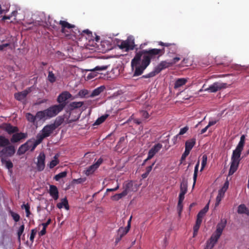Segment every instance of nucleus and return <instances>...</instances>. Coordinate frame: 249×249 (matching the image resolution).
<instances>
[{
    "label": "nucleus",
    "mask_w": 249,
    "mask_h": 249,
    "mask_svg": "<svg viewBox=\"0 0 249 249\" xmlns=\"http://www.w3.org/2000/svg\"><path fill=\"white\" fill-rule=\"evenodd\" d=\"M158 44L162 46L166 47L167 48L169 47L173 48V53L177 52V47L176 44L175 43H164L162 41H159Z\"/></svg>",
    "instance_id": "nucleus-23"
},
{
    "label": "nucleus",
    "mask_w": 249,
    "mask_h": 249,
    "mask_svg": "<svg viewBox=\"0 0 249 249\" xmlns=\"http://www.w3.org/2000/svg\"><path fill=\"white\" fill-rule=\"evenodd\" d=\"M245 143V135H242L240 141L233 151L231 158V163L229 172V175H232L237 170L239 162L241 160V155L243 150Z\"/></svg>",
    "instance_id": "nucleus-3"
},
{
    "label": "nucleus",
    "mask_w": 249,
    "mask_h": 249,
    "mask_svg": "<svg viewBox=\"0 0 249 249\" xmlns=\"http://www.w3.org/2000/svg\"><path fill=\"white\" fill-rule=\"evenodd\" d=\"M45 155L44 153H40L37 157V162L36 163L37 169L38 171H42L45 168Z\"/></svg>",
    "instance_id": "nucleus-16"
},
{
    "label": "nucleus",
    "mask_w": 249,
    "mask_h": 249,
    "mask_svg": "<svg viewBox=\"0 0 249 249\" xmlns=\"http://www.w3.org/2000/svg\"><path fill=\"white\" fill-rule=\"evenodd\" d=\"M233 69L237 71L241 72L243 71H247L248 69V67L245 66L236 65L233 67Z\"/></svg>",
    "instance_id": "nucleus-37"
},
{
    "label": "nucleus",
    "mask_w": 249,
    "mask_h": 249,
    "mask_svg": "<svg viewBox=\"0 0 249 249\" xmlns=\"http://www.w3.org/2000/svg\"><path fill=\"white\" fill-rule=\"evenodd\" d=\"M48 109H46L43 111H39L36 112L35 116L31 113H27L25 117L28 121L33 123L34 124H37V121L42 119L46 120L53 118L51 114L48 112Z\"/></svg>",
    "instance_id": "nucleus-6"
},
{
    "label": "nucleus",
    "mask_w": 249,
    "mask_h": 249,
    "mask_svg": "<svg viewBox=\"0 0 249 249\" xmlns=\"http://www.w3.org/2000/svg\"><path fill=\"white\" fill-rule=\"evenodd\" d=\"M108 116V115L106 114L98 118L94 124V125H99L103 123Z\"/></svg>",
    "instance_id": "nucleus-32"
},
{
    "label": "nucleus",
    "mask_w": 249,
    "mask_h": 249,
    "mask_svg": "<svg viewBox=\"0 0 249 249\" xmlns=\"http://www.w3.org/2000/svg\"><path fill=\"white\" fill-rule=\"evenodd\" d=\"M103 159L102 158L99 159L93 165H95V168L97 169L99 167V166L102 164L103 162Z\"/></svg>",
    "instance_id": "nucleus-52"
},
{
    "label": "nucleus",
    "mask_w": 249,
    "mask_h": 249,
    "mask_svg": "<svg viewBox=\"0 0 249 249\" xmlns=\"http://www.w3.org/2000/svg\"><path fill=\"white\" fill-rule=\"evenodd\" d=\"M49 194L54 200H57L59 197L58 191L55 185H51L50 186Z\"/></svg>",
    "instance_id": "nucleus-20"
},
{
    "label": "nucleus",
    "mask_w": 249,
    "mask_h": 249,
    "mask_svg": "<svg viewBox=\"0 0 249 249\" xmlns=\"http://www.w3.org/2000/svg\"><path fill=\"white\" fill-rule=\"evenodd\" d=\"M64 121V118L62 117H58L56 118L54 123L53 124L56 126V128L60 125Z\"/></svg>",
    "instance_id": "nucleus-41"
},
{
    "label": "nucleus",
    "mask_w": 249,
    "mask_h": 249,
    "mask_svg": "<svg viewBox=\"0 0 249 249\" xmlns=\"http://www.w3.org/2000/svg\"><path fill=\"white\" fill-rule=\"evenodd\" d=\"M162 148V144L158 143L153 146L149 151L148 159H151Z\"/></svg>",
    "instance_id": "nucleus-18"
},
{
    "label": "nucleus",
    "mask_w": 249,
    "mask_h": 249,
    "mask_svg": "<svg viewBox=\"0 0 249 249\" xmlns=\"http://www.w3.org/2000/svg\"><path fill=\"white\" fill-rule=\"evenodd\" d=\"M9 45V44H8V43L3 44L0 45V51L3 50L4 48L8 46Z\"/></svg>",
    "instance_id": "nucleus-61"
},
{
    "label": "nucleus",
    "mask_w": 249,
    "mask_h": 249,
    "mask_svg": "<svg viewBox=\"0 0 249 249\" xmlns=\"http://www.w3.org/2000/svg\"><path fill=\"white\" fill-rule=\"evenodd\" d=\"M96 169L97 168H95V165L92 164L85 170L84 173L87 176H89L93 174Z\"/></svg>",
    "instance_id": "nucleus-31"
},
{
    "label": "nucleus",
    "mask_w": 249,
    "mask_h": 249,
    "mask_svg": "<svg viewBox=\"0 0 249 249\" xmlns=\"http://www.w3.org/2000/svg\"><path fill=\"white\" fill-rule=\"evenodd\" d=\"M189 151L188 150L185 149V151L183 153V154L181 156V159H180V162L182 163L183 161L187 157V156L190 153Z\"/></svg>",
    "instance_id": "nucleus-48"
},
{
    "label": "nucleus",
    "mask_w": 249,
    "mask_h": 249,
    "mask_svg": "<svg viewBox=\"0 0 249 249\" xmlns=\"http://www.w3.org/2000/svg\"><path fill=\"white\" fill-rule=\"evenodd\" d=\"M107 69V66H96L94 69L91 70H87V71H90V72L88 75L87 78L88 79H91L94 78L97 76V73H98L97 71H105Z\"/></svg>",
    "instance_id": "nucleus-15"
},
{
    "label": "nucleus",
    "mask_w": 249,
    "mask_h": 249,
    "mask_svg": "<svg viewBox=\"0 0 249 249\" xmlns=\"http://www.w3.org/2000/svg\"><path fill=\"white\" fill-rule=\"evenodd\" d=\"M142 117L144 119H147L149 117L148 113L146 111H142L141 112Z\"/></svg>",
    "instance_id": "nucleus-54"
},
{
    "label": "nucleus",
    "mask_w": 249,
    "mask_h": 249,
    "mask_svg": "<svg viewBox=\"0 0 249 249\" xmlns=\"http://www.w3.org/2000/svg\"><path fill=\"white\" fill-rule=\"evenodd\" d=\"M104 86H100L95 89H94L92 93H91L90 96L91 97H93L94 96H97L99 95L105 89Z\"/></svg>",
    "instance_id": "nucleus-26"
},
{
    "label": "nucleus",
    "mask_w": 249,
    "mask_h": 249,
    "mask_svg": "<svg viewBox=\"0 0 249 249\" xmlns=\"http://www.w3.org/2000/svg\"><path fill=\"white\" fill-rule=\"evenodd\" d=\"M55 128L56 126L53 124L45 125L42 129L41 133L36 136V140L34 142L32 149H35L44 138L49 137Z\"/></svg>",
    "instance_id": "nucleus-7"
},
{
    "label": "nucleus",
    "mask_w": 249,
    "mask_h": 249,
    "mask_svg": "<svg viewBox=\"0 0 249 249\" xmlns=\"http://www.w3.org/2000/svg\"><path fill=\"white\" fill-rule=\"evenodd\" d=\"M21 208L22 209H24L25 210L26 216L27 218H30V215L32 214V213L30 212V206L29 203H27V204H23L21 205Z\"/></svg>",
    "instance_id": "nucleus-28"
},
{
    "label": "nucleus",
    "mask_w": 249,
    "mask_h": 249,
    "mask_svg": "<svg viewBox=\"0 0 249 249\" xmlns=\"http://www.w3.org/2000/svg\"><path fill=\"white\" fill-rule=\"evenodd\" d=\"M186 194L185 192H183V191H180L179 196H178V200L179 201H183L184 199V195Z\"/></svg>",
    "instance_id": "nucleus-53"
},
{
    "label": "nucleus",
    "mask_w": 249,
    "mask_h": 249,
    "mask_svg": "<svg viewBox=\"0 0 249 249\" xmlns=\"http://www.w3.org/2000/svg\"><path fill=\"white\" fill-rule=\"evenodd\" d=\"M25 226L24 224H22L21 225L19 228H18L17 232V235H18V242H20V239H21V236L22 234L23 233L24 231Z\"/></svg>",
    "instance_id": "nucleus-33"
},
{
    "label": "nucleus",
    "mask_w": 249,
    "mask_h": 249,
    "mask_svg": "<svg viewBox=\"0 0 249 249\" xmlns=\"http://www.w3.org/2000/svg\"><path fill=\"white\" fill-rule=\"evenodd\" d=\"M120 49L124 50L125 52L135 49L136 53L134 57L132 59L131 65L134 70L133 76L141 75L144 70L149 65L152 59L159 58L165 53V48L149 49L138 51L139 48H135L134 37L129 36L125 40H121L118 42Z\"/></svg>",
    "instance_id": "nucleus-1"
},
{
    "label": "nucleus",
    "mask_w": 249,
    "mask_h": 249,
    "mask_svg": "<svg viewBox=\"0 0 249 249\" xmlns=\"http://www.w3.org/2000/svg\"><path fill=\"white\" fill-rule=\"evenodd\" d=\"M182 202L183 201H179V200H178V203L177 209H178V214L179 216L181 215V213L182 209H183Z\"/></svg>",
    "instance_id": "nucleus-46"
},
{
    "label": "nucleus",
    "mask_w": 249,
    "mask_h": 249,
    "mask_svg": "<svg viewBox=\"0 0 249 249\" xmlns=\"http://www.w3.org/2000/svg\"><path fill=\"white\" fill-rule=\"evenodd\" d=\"M216 121L212 120V121H210L209 122L208 124L205 128H203V133H205L211 126H212V125L215 124H216Z\"/></svg>",
    "instance_id": "nucleus-49"
},
{
    "label": "nucleus",
    "mask_w": 249,
    "mask_h": 249,
    "mask_svg": "<svg viewBox=\"0 0 249 249\" xmlns=\"http://www.w3.org/2000/svg\"><path fill=\"white\" fill-rule=\"evenodd\" d=\"M48 79L50 82L53 83L56 81V77L53 71H49Z\"/></svg>",
    "instance_id": "nucleus-39"
},
{
    "label": "nucleus",
    "mask_w": 249,
    "mask_h": 249,
    "mask_svg": "<svg viewBox=\"0 0 249 249\" xmlns=\"http://www.w3.org/2000/svg\"><path fill=\"white\" fill-rule=\"evenodd\" d=\"M180 191L187 193V183L183 181L180 184Z\"/></svg>",
    "instance_id": "nucleus-47"
},
{
    "label": "nucleus",
    "mask_w": 249,
    "mask_h": 249,
    "mask_svg": "<svg viewBox=\"0 0 249 249\" xmlns=\"http://www.w3.org/2000/svg\"><path fill=\"white\" fill-rule=\"evenodd\" d=\"M215 237L213 238V235H212L210 239L208 241L207 245L205 249H212L214 245L216 243L218 239H215Z\"/></svg>",
    "instance_id": "nucleus-22"
},
{
    "label": "nucleus",
    "mask_w": 249,
    "mask_h": 249,
    "mask_svg": "<svg viewBox=\"0 0 249 249\" xmlns=\"http://www.w3.org/2000/svg\"><path fill=\"white\" fill-rule=\"evenodd\" d=\"M226 88H227V83L215 82L205 90L211 92H215L221 89H226Z\"/></svg>",
    "instance_id": "nucleus-13"
},
{
    "label": "nucleus",
    "mask_w": 249,
    "mask_h": 249,
    "mask_svg": "<svg viewBox=\"0 0 249 249\" xmlns=\"http://www.w3.org/2000/svg\"><path fill=\"white\" fill-rule=\"evenodd\" d=\"M83 102H73L71 103L67 107V111H70V114L74 109L78 108L83 105Z\"/></svg>",
    "instance_id": "nucleus-19"
},
{
    "label": "nucleus",
    "mask_w": 249,
    "mask_h": 249,
    "mask_svg": "<svg viewBox=\"0 0 249 249\" xmlns=\"http://www.w3.org/2000/svg\"><path fill=\"white\" fill-rule=\"evenodd\" d=\"M88 92L87 90H81L78 92V95L81 97H85L87 94H88Z\"/></svg>",
    "instance_id": "nucleus-51"
},
{
    "label": "nucleus",
    "mask_w": 249,
    "mask_h": 249,
    "mask_svg": "<svg viewBox=\"0 0 249 249\" xmlns=\"http://www.w3.org/2000/svg\"><path fill=\"white\" fill-rule=\"evenodd\" d=\"M224 195L218 192V195L216 198V202L215 204V206H217L220 202L221 201L222 198L224 197Z\"/></svg>",
    "instance_id": "nucleus-44"
},
{
    "label": "nucleus",
    "mask_w": 249,
    "mask_h": 249,
    "mask_svg": "<svg viewBox=\"0 0 249 249\" xmlns=\"http://www.w3.org/2000/svg\"><path fill=\"white\" fill-rule=\"evenodd\" d=\"M178 137H179V138H180V137H179V135H178H178H176L175 136H174V137H173V138L172 139V141L173 142V143H174V144H176V142H177V141L178 138Z\"/></svg>",
    "instance_id": "nucleus-60"
},
{
    "label": "nucleus",
    "mask_w": 249,
    "mask_h": 249,
    "mask_svg": "<svg viewBox=\"0 0 249 249\" xmlns=\"http://www.w3.org/2000/svg\"><path fill=\"white\" fill-rule=\"evenodd\" d=\"M7 159H5L4 160H1V162L3 164H5L6 167L10 169L13 168V163L9 160H7Z\"/></svg>",
    "instance_id": "nucleus-36"
},
{
    "label": "nucleus",
    "mask_w": 249,
    "mask_h": 249,
    "mask_svg": "<svg viewBox=\"0 0 249 249\" xmlns=\"http://www.w3.org/2000/svg\"><path fill=\"white\" fill-rule=\"evenodd\" d=\"M187 82V79L184 78L178 79L175 83L174 88L178 89L185 85Z\"/></svg>",
    "instance_id": "nucleus-24"
},
{
    "label": "nucleus",
    "mask_w": 249,
    "mask_h": 249,
    "mask_svg": "<svg viewBox=\"0 0 249 249\" xmlns=\"http://www.w3.org/2000/svg\"><path fill=\"white\" fill-rule=\"evenodd\" d=\"M0 128L4 130L9 135H13L19 131L18 128L16 126H13L9 123H4L0 126Z\"/></svg>",
    "instance_id": "nucleus-11"
},
{
    "label": "nucleus",
    "mask_w": 249,
    "mask_h": 249,
    "mask_svg": "<svg viewBox=\"0 0 249 249\" xmlns=\"http://www.w3.org/2000/svg\"><path fill=\"white\" fill-rule=\"evenodd\" d=\"M51 222H52V220H51V218H49V219L47 220V222H46V223H42V224H41V225H42V226H43V227H45V228H47V227H48V226L49 224H51Z\"/></svg>",
    "instance_id": "nucleus-55"
},
{
    "label": "nucleus",
    "mask_w": 249,
    "mask_h": 249,
    "mask_svg": "<svg viewBox=\"0 0 249 249\" xmlns=\"http://www.w3.org/2000/svg\"><path fill=\"white\" fill-rule=\"evenodd\" d=\"M248 211V208L244 204H241L238 207L237 212L238 213H247Z\"/></svg>",
    "instance_id": "nucleus-29"
},
{
    "label": "nucleus",
    "mask_w": 249,
    "mask_h": 249,
    "mask_svg": "<svg viewBox=\"0 0 249 249\" xmlns=\"http://www.w3.org/2000/svg\"><path fill=\"white\" fill-rule=\"evenodd\" d=\"M228 187L229 182L227 181L225 182L222 188L219 190L218 192L224 195L227 190L228 189Z\"/></svg>",
    "instance_id": "nucleus-40"
},
{
    "label": "nucleus",
    "mask_w": 249,
    "mask_h": 249,
    "mask_svg": "<svg viewBox=\"0 0 249 249\" xmlns=\"http://www.w3.org/2000/svg\"><path fill=\"white\" fill-rule=\"evenodd\" d=\"M226 224L227 220L226 219L224 218L221 220L220 222L217 225L216 231L212 234L213 238L215 237L216 240L219 238Z\"/></svg>",
    "instance_id": "nucleus-10"
},
{
    "label": "nucleus",
    "mask_w": 249,
    "mask_h": 249,
    "mask_svg": "<svg viewBox=\"0 0 249 249\" xmlns=\"http://www.w3.org/2000/svg\"><path fill=\"white\" fill-rule=\"evenodd\" d=\"M133 187V183L132 181L127 182L124 185V190L126 191V195L130 190V189Z\"/></svg>",
    "instance_id": "nucleus-34"
},
{
    "label": "nucleus",
    "mask_w": 249,
    "mask_h": 249,
    "mask_svg": "<svg viewBox=\"0 0 249 249\" xmlns=\"http://www.w3.org/2000/svg\"><path fill=\"white\" fill-rule=\"evenodd\" d=\"M16 148L14 145L10 143L9 139L4 136L0 135V159L4 160L14 155Z\"/></svg>",
    "instance_id": "nucleus-4"
},
{
    "label": "nucleus",
    "mask_w": 249,
    "mask_h": 249,
    "mask_svg": "<svg viewBox=\"0 0 249 249\" xmlns=\"http://www.w3.org/2000/svg\"><path fill=\"white\" fill-rule=\"evenodd\" d=\"M63 206L65 207V208L66 210H69V204H68V201L66 198L62 199L61 200V202L60 203H58L57 204V207L59 209L62 208Z\"/></svg>",
    "instance_id": "nucleus-25"
},
{
    "label": "nucleus",
    "mask_w": 249,
    "mask_h": 249,
    "mask_svg": "<svg viewBox=\"0 0 249 249\" xmlns=\"http://www.w3.org/2000/svg\"><path fill=\"white\" fill-rule=\"evenodd\" d=\"M34 142H35L31 140L27 141L25 143L21 145L19 147L18 150L17 154L18 155H22L28 150H30L31 151H33L35 150L32 149Z\"/></svg>",
    "instance_id": "nucleus-9"
},
{
    "label": "nucleus",
    "mask_w": 249,
    "mask_h": 249,
    "mask_svg": "<svg viewBox=\"0 0 249 249\" xmlns=\"http://www.w3.org/2000/svg\"><path fill=\"white\" fill-rule=\"evenodd\" d=\"M119 188V185L118 184L117 186H116V187L114 188H112V189H107V192H113V191H116V190H117Z\"/></svg>",
    "instance_id": "nucleus-59"
},
{
    "label": "nucleus",
    "mask_w": 249,
    "mask_h": 249,
    "mask_svg": "<svg viewBox=\"0 0 249 249\" xmlns=\"http://www.w3.org/2000/svg\"><path fill=\"white\" fill-rule=\"evenodd\" d=\"M195 144V140L194 139L188 140L185 142V149L190 151Z\"/></svg>",
    "instance_id": "nucleus-27"
},
{
    "label": "nucleus",
    "mask_w": 249,
    "mask_h": 249,
    "mask_svg": "<svg viewBox=\"0 0 249 249\" xmlns=\"http://www.w3.org/2000/svg\"><path fill=\"white\" fill-rule=\"evenodd\" d=\"M48 22L53 28L55 29L57 24L61 25V32L69 38H71V36H75L78 34H80V31L76 28L75 26L69 23L65 20L56 21L52 18H49Z\"/></svg>",
    "instance_id": "nucleus-2"
},
{
    "label": "nucleus",
    "mask_w": 249,
    "mask_h": 249,
    "mask_svg": "<svg viewBox=\"0 0 249 249\" xmlns=\"http://www.w3.org/2000/svg\"><path fill=\"white\" fill-rule=\"evenodd\" d=\"M10 214H11V215L12 216L13 219H14V220L15 222H17L20 220V215L18 213H16L14 212L11 211Z\"/></svg>",
    "instance_id": "nucleus-43"
},
{
    "label": "nucleus",
    "mask_w": 249,
    "mask_h": 249,
    "mask_svg": "<svg viewBox=\"0 0 249 249\" xmlns=\"http://www.w3.org/2000/svg\"><path fill=\"white\" fill-rule=\"evenodd\" d=\"M37 230L36 229H34L31 230V232L30 236V240L32 243L34 241L35 237L36 234Z\"/></svg>",
    "instance_id": "nucleus-45"
},
{
    "label": "nucleus",
    "mask_w": 249,
    "mask_h": 249,
    "mask_svg": "<svg viewBox=\"0 0 249 249\" xmlns=\"http://www.w3.org/2000/svg\"><path fill=\"white\" fill-rule=\"evenodd\" d=\"M207 160V157L205 155H203V169L204 168Z\"/></svg>",
    "instance_id": "nucleus-62"
},
{
    "label": "nucleus",
    "mask_w": 249,
    "mask_h": 249,
    "mask_svg": "<svg viewBox=\"0 0 249 249\" xmlns=\"http://www.w3.org/2000/svg\"><path fill=\"white\" fill-rule=\"evenodd\" d=\"M126 196V191H123L121 193L115 194L112 196V199L113 200L117 201L123 197Z\"/></svg>",
    "instance_id": "nucleus-30"
},
{
    "label": "nucleus",
    "mask_w": 249,
    "mask_h": 249,
    "mask_svg": "<svg viewBox=\"0 0 249 249\" xmlns=\"http://www.w3.org/2000/svg\"><path fill=\"white\" fill-rule=\"evenodd\" d=\"M71 94L68 91H64L60 94L57 98L58 105H55L49 107L48 112L49 111L52 117L56 116L61 112L67 105V100L71 97Z\"/></svg>",
    "instance_id": "nucleus-5"
},
{
    "label": "nucleus",
    "mask_w": 249,
    "mask_h": 249,
    "mask_svg": "<svg viewBox=\"0 0 249 249\" xmlns=\"http://www.w3.org/2000/svg\"><path fill=\"white\" fill-rule=\"evenodd\" d=\"M27 137V134L23 132H16L13 134L10 139V143H15L20 142L21 140L26 139Z\"/></svg>",
    "instance_id": "nucleus-12"
},
{
    "label": "nucleus",
    "mask_w": 249,
    "mask_h": 249,
    "mask_svg": "<svg viewBox=\"0 0 249 249\" xmlns=\"http://www.w3.org/2000/svg\"><path fill=\"white\" fill-rule=\"evenodd\" d=\"M172 66V63H170V61H161L157 67H156L154 70L150 72V73L143 75L142 77L144 78H148L155 76L158 73H159L163 70L168 68Z\"/></svg>",
    "instance_id": "nucleus-8"
},
{
    "label": "nucleus",
    "mask_w": 249,
    "mask_h": 249,
    "mask_svg": "<svg viewBox=\"0 0 249 249\" xmlns=\"http://www.w3.org/2000/svg\"><path fill=\"white\" fill-rule=\"evenodd\" d=\"M202 221V210H201L197 215L196 224L193 228V237H195L198 233V230L200 228Z\"/></svg>",
    "instance_id": "nucleus-14"
},
{
    "label": "nucleus",
    "mask_w": 249,
    "mask_h": 249,
    "mask_svg": "<svg viewBox=\"0 0 249 249\" xmlns=\"http://www.w3.org/2000/svg\"><path fill=\"white\" fill-rule=\"evenodd\" d=\"M31 91L30 88L21 91L14 94L15 99L18 101H21L24 100L27 95Z\"/></svg>",
    "instance_id": "nucleus-17"
},
{
    "label": "nucleus",
    "mask_w": 249,
    "mask_h": 249,
    "mask_svg": "<svg viewBox=\"0 0 249 249\" xmlns=\"http://www.w3.org/2000/svg\"><path fill=\"white\" fill-rule=\"evenodd\" d=\"M127 233V231L125 230L123 227H121L118 231L117 236L115 239V242H119L122 239V238Z\"/></svg>",
    "instance_id": "nucleus-21"
},
{
    "label": "nucleus",
    "mask_w": 249,
    "mask_h": 249,
    "mask_svg": "<svg viewBox=\"0 0 249 249\" xmlns=\"http://www.w3.org/2000/svg\"><path fill=\"white\" fill-rule=\"evenodd\" d=\"M54 159L52 160L49 164V167L51 169L53 168L59 163V160H57L56 155L54 157Z\"/></svg>",
    "instance_id": "nucleus-38"
},
{
    "label": "nucleus",
    "mask_w": 249,
    "mask_h": 249,
    "mask_svg": "<svg viewBox=\"0 0 249 249\" xmlns=\"http://www.w3.org/2000/svg\"><path fill=\"white\" fill-rule=\"evenodd\" d=\"M188 129H189V128L188 126H185L183 128H181L178 135L179 136L183 135L184 134L186 133V132L188 130Z\"/></svg>",
    "instance_id": "nucleus-50"
},
{
    "label": "nucleus",
    "mask_w": 249,
    "mask_h": 249,
    "mask_svg": "<svg viewBox=\"0 0 249 249\" xmlns=\"http://www.w3.org/2000/svg\"><path fill=\"white\" fill-rule=\"evenodd\" d=\"M180 58L178 57H174L173 58V59L171 61H170V63H172V66L174 64L176 63L177 62H178L179 60H180Z\"/></svg>",
    "instance_id": "nucleus-57"
},
{
    "label": "nucleus",
    "mask_w": 249,
    "mask_h": 249,
    "mask_svg": "<svg viewBox=\"0 0 249 249\" xmlns=\"http://www.w3.org/2000/svg\"><path fill=\"white\" fill-rule=\"evenodd\" d=\"M155 164V162H153L151 165L148 166L146 168V172L147 173L149 174V173L151 171L153 165Z\"/></svg>",
    "instance_id": "nucleus-56"
},
{
    "label": "nucleus",
    "mask_w": 249,
    "mask_h": 249,
    "mask_svg": "<svg viewBox=\"0 0 249 249\" xmlns=\"http://www.w3.org/2000/svg\"><path fill=\"white\" fill-rule=\"evenodd\" d=\"M199 161H200V159L199 160L198 162L196 165L195 167V171H194V177H193L194 185L195 184L196 181Z\"/></svg>",
    "instance_id": "nucleus-42"
},
{
    "label": "nucleus",
    "mask_w": 249,
    "mask_h": 249,
    "mask_svg": "<svg viewBox=\"0 0 249 249\" xmlns=\"http://www.w3.org/2000/svg\"><path fill=\"white\" fill-rule=\"evenodd\" d=\"M86 180L85 178H78L76 181L78 183H81Z\"/></svg>",
    "instance_id": "nucleus-63"
},
{
    "label": "nucleus",
    "mask_w": 249,
    "mask_h": 249,
    "mask_svg": "<svg viewBox=\"0 0 249 249\" xmlns=\"http://www.w3.org/2000/svg\"><path fill=\"white\" fill-rule=\"evenodd\" d=\"M209 209V203L203 208V214L206 213Z\"/></svg>",
    "instance_id": "nucleus-64"
},
{
    "label": "nucleus",
    "mask_w": 249,
    "mask_h": 249,
    "mask_svg": "<svg viewBox=\"0 0 249 249\" xmlns=\"http://www.w3.org/2000/svg\"><path fill=\"white\" fill-rule=\"evenodd\" d=\"M67 175V172L66 171L62 172L56 175L54 177V179L56 181H58L61 178L66 177Z\"/></svg>",
    "instance_id": "nucleus-35"
},
{
    "label": "nucleus",
    "mask_w": 249,
    "mask_h": 249,
    "mask_svg": "<svg viewBox=\"0 0 249 249\" xmlns=\"http://www.w3.org/2000/svg\"><path fill=\"white\" fill-rule=\"evenodd\" d=\"M46 233V228L43 227L41 231L39 232V236H43Z\"/></svg>",
    "instance_id": "nucleus-58"
}]
</instances>
